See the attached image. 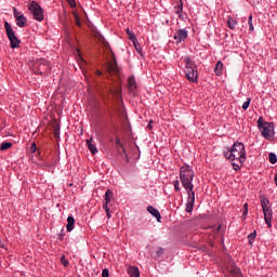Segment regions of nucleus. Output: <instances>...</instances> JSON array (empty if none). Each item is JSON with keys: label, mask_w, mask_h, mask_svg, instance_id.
Masks as SVG:
<instances>
[{"label": "nucleus", "mask_w": 277, "mask_h": 277, "mask_svg": "<svg viewBox=\"0 0 277 277\" xmlns=\"http://www.w3.org/2000/svg\"><path fill=\"white\" fill-rule=\"evenodd\" d=\"M180 181L187 193L194 192V169L190 166L181 167Z\"/></svg>", "instance_id": "1"}, {"label": "nucleus", "mask_w": 277, "mask_h": 277, "mask_svg": "<svg viewBox=\"0 0 277 277\" xmlns=\"http://www.w3.org/2000/svg\"><path fill=\"white\" fill-rule=\"evenodd\" d=\"M184 72L186 79L190 83H198V66H196V63H194L189 56L184 57Z\"/></svg>", "instance_id": "2"}, {"label": "nucleus", "mask_w": 277, "mask_h": 277, "mask_svg": "<svg viewBox=\"0 0 277 277\" xmlns=\"http://www.w3.org/2000/svg\"><path fill=\"white\" fill-rule=\"evenodd\" d=\"M258 129L261 132L262 137L268 141L274 140V136L276 135L274 122H267L263 119V117H260L258 119Z\"/></svg>", "instance_id": "3"}, {"label": "nucleus", "mask_w": 277, "mask_h": 277, "mask_svg": "<svg viewBox=\"0 0 277 277\" xmlns=\"http://www.w3.org/2000/svg\"><path fill=\"white\" fill-rule=\"evenodd\" d=\"M232 153L236 161H239L240 163H246L248 155L246 154V145L243 143L235 142L232 146Z\"/></svg>", "instance_id": "4"}, {"label": "nucleus", "mask_w": 277, "mask_h": 277, "mask_svg": "<svg viewBox=\"0 0 277 277\" xmlns=\"http://www.w3.org/2000/svg\"><path fill=\"white\" fill-rule=\"evenodd\" d=\"M261 207L264 213L265 224L268 226V228H272L274 211L272 210V205H269V199H267V197L261 198Z\"/></svg>", "instance_id": "5"}, {"label": "nucleus", "mask_w": 277, "mask_h": 277, "mask_svg": "<svg viewBox=\"0 0 277 277\" xmlns=\"http://www.w3.org/2000/svg\"><path fill=\"white\" fill-rule=\"evenodd\" d=\"M4 29L6 31V36L11 42V49H18L21 47V40L16 38V32L12 28V25L8 22L4 23Z\"/></svg>", "instance_id": "6"}, {"label": "nucleus", "mask_w": 277, "mask_h": 277, "mask_svg": "<svg viewBox=\"0 0 277 277\" xmlns=\"http://www.w3.org/2000/svg\"><path fill=\"white\" fill-rule=\"evenodd\" d=\"M29 12L32 14L35 21H44V10L36 1H31L28 5Z\"/></svg>", "instance_id": "7"}, {"label": "nucleus", "mask_w": 277, "mask_h": 277, "mask_svg": "<svg viewBox=\"0 0 277 277\" xmlns=\"http://www.w3.org/2000/svg\"><path fill=\"white\" fill-rule=\"evenodd\" d=\"M13 15L16 21L17 27L23 28L27 25V17H25V14H23V12H18L16 8L13 9Z\"/></svg>", "instance_id": "8"}, {"label": "nucleus", "mask_w": 277, "mask_h": 277, "mask_svg": "<svg viewBox=\"0 0 277 277\" xmlns=\"http://www.w3.org/2000/svg\"><path fill=\"white\" fill-rule=\"evenodd\" d=\"M188 198L186 202L185 211L186 213H192L194 211V202H196V194L193 192H188Z\"/></svg>", "instance_id": "9"}, {"label": "nucleus", "mask_w": 277, "mask_h": 277, "mask_svg": "<svg viewBox=\"0 0 277 277\" xmlns=\"http://www.w3.org/2000/svg\"><path fill=\"white\" fill-rule=\"evenodd\" d=\"M128 90L130 94H133V96L137 94V82L135 81V76H130L128 78Z\"/></svg>", "instance_id": "10"}, {"label": "nucleus", "mask_w": 277, "mask_h": 277, "mask_svg": "<svg viewBox=\"0 0 277 277\" xmlns=\"http://www.w3.org/2000/svg\"><path fill=\"white\" fill-rule=\"evenodd\" d=\"M187 36H188L187 29L183 28V29H180V30L173 36V39H174L177 43H181V42H184V40H187Z\"/></svg>", "instance_id": "11"}, {"label": "nucleus", "mask_w": 277, "mask_h": 277, "mask_svg": "<svg viewBox=\"0 0 277 277\" xmlns=\"http://www.w3.org/2000/svg\"><path fill=\"white\" fill-rule=\"evenodd\" d=\"M147 211L150 213V215H153V217H156L157 222H161V213L159 212V210H157L153 206H148Z\"/></svg>", "instance_id": "12"}, {"label": "nucleus", "mask_w": 277, "mask_h": 277, "mask_svg": "<svg viewBox=\"0 0 277 277\" xmlns=\"http://www.w3.org/2000/svg\"><path fill=\"white\" fill-rule=\"evenodd\" d=\"M111 198H114V192H111V189H107L105 192V201H104V205H106V207H108L111 203Z\"/></svg>", "instance_id": "13"}, {"label": "nucleus", "mask_w": 277, "mask_h": 277, "mask_svg": "<svg viewBox=\"0 0 277 277\" xmlns=\"http://www.w3.org/2000/svg\"><path fill=\"white\" fill-rule=\"evenodd\" d=\"M108 70L109 72H118V63L116 62V57L113 58V61L108 64Z\"/></svg>", "instance_id": "14"}, {"label": "nucleus", "mask_w": 277, "mask_h": 277, "mask_svg": "<svg viewBox=\"0 0 277 277\" xmlns=\"http://www.w3.org/2000/svg\"><path fill=\"white\" fill-rule=\"evenodd\" d=\"M75 230V217L68 216L67 217V233H72Z\"/></svg>", "instance_id": "15"}, {"label": "nucleus", "mask_w": 277, "mask_h": 277, "mask_svg": "<svg viewBox=\"0 0 277 277\" xmlns=\"http://www.w3.org/2000/svg\"><path fill=\"white\" fill-rule=\"evenodd\" d=\"M128 274L130 277H140V268L135 266H130L128 268Z\"/></svg>", "instance_id": "16"}, {"label": "nucleus", "mask_w": 277, "mask_h": 277, "mask_svg": "<svg viewBox=\"0 0 277 277\" xmlns=\"http://www.w3.org/2000/svg\"><path fill=\"white\" fill-rule=\"evenodd\" d=\"M87 146L92 155H96V153H98V148H96V145L92 144V138L87 140Z\"/></svg>", "instance_id": "17"}, {"label": "nucleus", "mask_w": 277, "mask_h": 277, "mask_svg": "<svg viewBox=\"0 0 277 277\" xmlns=\"http://www.w3.org/2000/svg\"><path fill=\"white\" fill-rule=\"evenodd\" d=\"M223 68H224V63H222L221 61H217V63L214 67L215 75H217V76L222 75V69Z\"/></svg>", "instance_id": "18"}, {"label": "nucleus", "mask_w": 277, "mask_h": 277, "mask_svg": "<svg viewBox=\"0 0 277 277\" xmlns=\"http://www.w3.org/2000/svg\"><path fill=\"white\" fill-rule=\"evenodd\" d=\"M237 19L233 18V17H228L227 19V25L229 27V29H236L237 28Z\"/></svg>", "instance_id": "19"}, {"label": "nucleus", "mask_w": 277, "mask_h": 277, "mask_svg": "<svg viewBox=\"0 0 277 277\" xmlns=\"http://www.w3.org/2000/svg\"><path fill=\"white\" fill-rule=\"evenodd\" d=\"M254 239H256V229H254L251 234L248 235V241L250 246L254 245Z\"/></svg>", "instance_id": "20"}, {"label": "nucleus", "mask_w": 277, "mask_h": 277, "mask_svg": "<svg viewBox=\"0 0 277 277\" xmlns=\"http://www.w3.org/2000/svg\"><path fill=\"white\" fill-rule=\"evenodd\" d=\"M128 34V38L129 40H131V42H135L137 40V37H135V32L131 31L130 29L126 30Z\"/></svg>", "instance_id": "21"}, {"label": "nucleus", "mask_w": 277, "mask_h": 277, "mask_svg": "<svg viewBox=\"0 0 277 277\" xmlns=\"http://www.w3.org/2000/svg\"><path fill=\"white\" fill-rule=\"evenodd\" d=\"M224 157H225L226 159H230V161H236L232 148H230V150L224 153Z\"/></svg>", "instance_id": "22"}, {"label": "nucleus", "mask_w": 277, "mask_h": 277, "mask_svg": "<svg viewBox=\"0 0 277 277\" xmlns=\"http://www.w3.org/2000/svg\"><path fill=\"white\" fill-rule=\"evenodd\" d=\"M175 14H181L183 13V0H180L179 4L174 6Z\"/></svg>", "instance_id": "23"}, {"label": "nucleus", "mask_w": 277, "mask_h": 277, "mask_svg": "<svg viewBox=\"0 0 277 277\" xmlns=\"http://www.w3.org/2000/svg\"><path fill=\"white\" fill-rule=\"evenodd\" d=\"M10 148H12V143L10 142L2 143L0 146V150H8Z\"/></svg>", "instance_id": "24"}, {"label": "nucleus", "mask_w": 277, "mask_h": 277, "mask_svg": "<svg viewBox=\"0 0 277 277\" xmlns=\"http://www.w3.org/2000/svg\"><path fill=\"white\" fill-rule=\"evenodd\" d=\"M268 160H269V162L271 163H277V156H276V154H274V153H269V155H268Z\"/></svg>", "instance_id": "25"}, {"label": "nucleus", "mask_w": 277, "mask_h": 277, "mask_svg": "<svg viewBox=\"0 0 277 277\" xmlns=\"http://www.w3.org/2000/svg\"><path fill=\"white\" fill-rule=\"evenodd\" d=\"M241 164L242 163H240L239 161H237V160H234V161H232V166H233V168H234V170H241Z\"/></svg>", "instance_id": "26"}, {"label": "nucleus", "mask_w": 277, "mask_h": 277, "mask_svg": "<svg viewBox=\"0 0 277 277\" xmlns=\"http://www.w3.org/2000/svg\"><path fill=\"white\" fill-rule=\"evenodd\" d=\"M250 103H252V98L248 97L246 102H243L242 104V109H248V107H250Z\"/></svg>", "instance_id": "27"}, {"label": "nucleus", "mask_w": 277, "mask_h": 277, "mask_svg": "<svg viewBox=\"0 0 277 277\" xmlns=\"http://www.w3.org/2000/svg\"><path fill=\"white\" fill-rule=\"evenodd\" d=\"M248 25H249V31H254V24H252V15L249 16Z\"/></svg>", "instance_id": "28"}, {"label": "nucleus", "mask_w": 277, "mask_h": 277, "mask_svg": "<svg viewBox=\"0 0 277 277\" xmlns=\"http://www.w3.org/2000/svg\"><path fill=\"white\" fill-rule=\"evenodd\" d=\"M103 209H104V211H106V215H107L108 220H111V213L109 212V206L103 205Z\"/></svg>", "instance_id": "29"}, {"label": "nucleus", "mask_w": 277, "mask_h": 277, "mask_svg": "<svg viewBox=\"0 0 277 277\" xmlns=\"http://www.w3.org/2000/svg\"><path fill=\"white\" fill-rule=\"evenodd\" d=\"M61 263H62V265H64V267H68L69 262H68V260H66V255L61 256Z\"/></svg>", "instance_id": "30"}, {"label": "nucleus", "mask_w": 277, "mask_h": 277, "mask_svg": "<svg viewBox=\"0 0 277 277\" xmlns=\"http://www.w3.org/2000/svg\"><path fill=\"white\" fill-rule=\"evenodd\" d=\"M134 44V49L137 53H142V48L140 47V42L136 41H132Z\"/></svg>", "instance_id": "31"}, {"label": "nucleus", "mask_w": 277, "mask_h": 277, "mask_svg": "<svg viewBox=\"0 0 277 277\" xmlns=\"http://www.w3.org/2000/svg\"><path fill=\"white\" fill-rule=\"evenodd\" d=\"M173 185H174L175 192H181V187H180L179 180H175V181L173 182Z\"/></svg>", "instance_id": "32"}, {"label": "nucleus", "mask_w": 277, "mask_h": 277, "mask_svg": "<svg viewBox=\"0 0 277 277\" xmlns=\"http://www.w3.org/2000/svg\"><path fill=\"white\" fill-rule=\"evenodd\" d=\"M75 21H76V25L78 27H81V19L79 18V15L75 14Z\"/></svg>", "instance_id": "33"}, {"label": "nucleus", "mask_w": 277, "mask_h": 277, "mask_svg": "<svg viewBox=\"0 0 277 277\" xmlns=\"http://www.w3.org/2000/svg\"><path fill=\"white\" fill-rule=\"evenodd\" d=\"M102 277H109V269L108 268H104L102 271Z\"/></svg>", "instance_id": "34"}, {"label": "nucleus", "mask_w": 277, "mask_h": 277, "mask_svg": "<svg viewBox=\"0 0 277 277\" xmlns=\"http://www.w3.org/2000/svg\"><path fill=\"white\" fill-rule=\"evenodd\" d=\"M212 230L213 233H220V230H222V225L213 226Z\"/></svg>", "instance_id": "35"}, {"label": "nucleus", "mask_w": 277, "mask_h": 277, "mask_svg": "<svg viewBox=\"0 0 277 277\" xmlns=\"http://www.w3.org/2000/svg\"><path fill=\"white\" fill-rule=\"evenodd\" d=\"M67 3H69L70 8H76L77 6V2L75 0H66Z\"/></svg>", "instance_id": "36"}, {"label": "nucleus", "mask_w": 277, "mask_h": 277, "mask_svg": "<svg viewBox=\"0 0 277 277\" xmlns=\"http://www.w3.org/2000/svg\"><path fill=\"white\" fill-rule=\"evenodd\" d=\"M116 144L117 146H120L122 150H124V145H122V142L120 141V138H116Z\"/></svg>", "instance_id": "37"}, {"label": "nucleus", "mask_w": 277, "mask_h": 277, "mask_svg": "<svg viewBox=\"0 0 277 277\" xmlns=\"http://www.w3.org/2000/svg\"><path fill=\"white\" fill-rule=\"evenodd\" d=\"M242 215H248V203H245L243 205V212H242Z\"/></svg>", "instance_id": "38"}, {"label": "nucleus", "mask_w": 277, "mask_h": 277, "mask_svg": "<svg viewBox=\"0 0 277 277\" xmlns=\"http://www.w3.org/2000/svg\"><path fill=\"white\" fill-rule=\"evenodd\" d=\"M123 155L126 157V162L129 163V161H131V159H129V154H127V149L123 150Z\"/></svg>", "instance_id": "39"}, {"label": "nucleus", "mask_w": 277, "mask_h": 277, "mask_svg": "<svg viewBox=\"0 0 277 277\" xmlns=\"http://www.w3.org/2000/svg\"><path fill=\"white\" fill-rule=\"evenodd\" d=\"M157 256L163 255V248H159V250L156 252Z\"/></svg>", "instance_id": "40"}, {"label": "nucleus", "mask_w": 277, "mask_h": 277, "mask_svg": "<svg viewBox=\"0 0 277 277\" xmlns=\"http://www.w3.org/2000/svg\"><path fill=\"white\" fill-rule=\"evenodd\" d=\"M36 148H37L36 143H31V146H30L31 153H36Z\"/></svg>", "instance_id": "41"}, {"label": "nucleus", "mask_w": 277, "mask_h": 277, "mask_svg": "<svg viewBox=\"0 0 277 277\" xmlns=\"http://www.w3.org/2000/svg\"><path fill=\"white\" fill-rule=\"evenodd\" d=\"M111 94H115L116 96H118L120 94V91L114 90V91H111Z\"/></svg>", "instance_id": "42"}, {"label": "nucleus", "mask_w": 277, "mask_h": 277, "mask_svg": "<svg viewBox=\"0 0 277 277\" xmlns=\"http://www.w3.org/2000/svg\"><path fill=\"white\" fill-rule=\"evenodd\" d=\"M179 18H181V21H185V16H183V13H179Z\"/></svg>", "instance_id": "43"}, {"label": "nucleus", "mask_w": 277, "mask_h": 277, "mask_svg": "<svg viewBox=\"0 0 277 277\" xmlns=\"http://www.w3.org/2000/svg\"><path fill=\"white\" fill-rule=\"evenodd\" d=\"M41 64H43V66H47V64H49V62H47V61H41Z\"/></svg>", "instance_id": "44"}, {"label": "nucleus", "mask_w": 277, "mask_h": 277, "mask_svg": "<svg viewBox=\"0 0 277 277\" xmlns=\"http://www.w3.org/2000/svg\"><path fill=\"white\" fill-rule=\"evenodd\" d=\"M147 127H148V129H153V124H150V123H148Z\"/></svg>", "instance_id": "45"}, {"label": "nucleus", "mask_w": 277, "mask_h": 277, "mask_svg": "<svg viewBox=\"0 0 277 277\" xmlns=\"http://www.w3.org/2000/svg\"><path fill=\"white\" fill-rule=\"evenodd\" d=\"M98 75H101V71H98Z\"/></svg>", "instance_id": "46"}]
</instances>
